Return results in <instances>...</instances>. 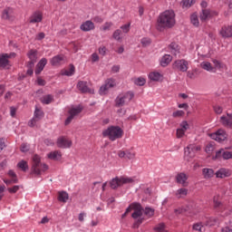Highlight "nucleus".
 I'll list each match as a JSON object with an SVG mask.
<instances>
[{"label": "nucleus", "mask_w": 232, "mask_h": 232, "mask_svg": "<svg viewBox=\"0 0 232 232\" xmlns=\"http://www.w3.org/2000/svg\"><path fill=\"white\" fill-rule=\"evenodd\" d=\"M188 177L184 172L178 173L176 176V182L180 184L183 188H188L189 182H188Z\"/></svg>", "instance_id": "dca6fc26"}, {"label": "nucleus", "mask_w": 232, "mask_h": 232, "mask_svg": "<svg viewBox=\"0 0 232 232\" xmlns=\"http://www.w3.org/2000/svg\"><path fill=\"white\" fill-rule=\"evenodd\" d=\"M175 195L177 198H183V197L188 196V188H181L176 191Z\"/></svg>", "instance_id": "2f4dec72"}, {"label": "nucleus", "mask_w": 232, "mask_h": 232, "mask_svg": "<svg viewBox=\"0 0 232 232\" xmlns=\"http://www.w3.org/2000/svg\"><path fill=\"white\" fill-rule=\"evenodd\" d=\"M43 117H44L43 111L35 109L34 118L28 122L30 128H34L39 122V121L43 119Z\"/></svg>", "instance_id": "f8f14e48"}, {"label": "nucleus", "mask_w": 232, "mask_h": 232, "mask_svg": "<svg viewBox=\"0 0 232 232\" xmlns=\"http://www.w3.org/2000/svg\"><path fill=\"white\" fill-rule=\"evenodd\" d=\"M210 138L213 140H217V142H224L227 139V133H226V130L219 129L216 132L211 133Z\"/></svg>", "instance_id": "9b49d317"}, {"label": "nucleus", "mask_w": 232, "mask_h": 232, "mask_svg": "<svg viewBox=\"0 0 232 232\" xmlns=\"http://www.w3.org/2000/svg\"><path fill=\"white\" fill-rule=\"evenodd\" d=\"M149 78L150 81H160V79H162V74H160V72H152L149 74Z\"/></svg>", "instance_id": "473e14b6"}, {"label": "nucleus", "mask_w": 232, "mask_h": 232, "mask_svg": "<svg viewBox=\"0 0 232 232\" xmlns=\"http://www.w3.org/2000/svg\"><path fill=\"white\" fill-rule=\"evenodd\" d=\"M121 29L122 30L123 34H128V32H130V24L121 26Z\"/></svg>", "instance_id": "680f3d73"}, {"label": "nucleus", "mask_w": 232, "mask_h": 232, "mask_svg": "<svg viewBox=\"0 0 232 232\" xmlns=\"http://www.w3.org/2000/svg\"><path fill=\"white\" fill-rule=\"evenodd\" d=\"M21 187H19V185H14L11 188H8L7 190L10 192V193H17L19 191Z\"/></svg>", "instance_id": "bf43d9fd"}, {"label": "nucleus", "mask_w": 232, "mask_h": 232, "mask_svg": "<svg viewBox=\"0 0 232 232\" xmlns=\"http://www.w3.org/2000/svg\"><path fill=\"white\" fill-rule=\"evenodd\" d=\"M217 179H226L227 177H231V170L229 169H219L216 173H215Z\"/></svg>", "instance_id": "412c9836"}, {"label": "nucleus", "mask_w": 232, "mask_h": 232, "mask_svg": "<svg viewBox=\"0 0 232 232\" xmlns=\"http://www.w3.org/2000/svg\"><path fill=\"white\" fill-rule=\"evenodd\" d=\"M15 57V53H1L0 54V68H10L12 64H10V61L8 59H13Z\"/></svg>", "instance_id": "1a4fd4ad"}, {"label": "nucleus", "mask_w": 232, "mask_h": 232, "mask_svg": "<svg viewBox=\"0 0 232 232\" xmlns=\"http://www.w3.org/2000/svg\"><path fill=\"white\" fill-rule=\"evenodd\" d=\"M44 144L46 145V146H53V144H54V142L52 140H50V139H46V140H44Z\"/></svg>", "instance_id": "69168bd1"}, {"label": "nucleus", "mask_w": 232, "mask_h": 232, "mask_svg": "<svg viewBox=\"0 0 232 232\" xmlns=\"http://www.w3.org/2000/svg\"><path fill=\"white\" fill-rule=\"evenodd\" d=\"M214 150H215V145H213V143H208L206 146V149H205L206 153H211Z\"/></svg>", "instance_id": "6e6d98bb"}, {"label": "nucleus", "mask_w": 232, "mask_h": 232, "mask_svg": "<svg viewBox=\"0 0 232 232\" xmlns=\"http://www.w3.org/2000/svg\"><path fill=\"white\" fill-rule=\"evenodd\" d=\"M130 182H133L131 178L121 177L113 179L110 184L111 189H117V188L123 186V184H130Z\"/></svg>", "instance_id": "6e6552de"}, {"label": "nucleus", "mask_w": 232, "mask_h": 232, "mask_svg": "<svg viewBox=\"0 0 232 232\" xmlns=\"http://www.w3.org/2000/svg\"><path fill=\"white\" fill-rule=\"evenodd\" d=\"M194 231L202 232V229H204V225L202 223H196L193 225Z\"/></svg>", "instance_id": "8fccbe9b"}, {"label": "nucleus", "mask_w": 232, "mask_h": 232, "mask_svg": "<svg viewBox=\"0 0 232 232\" xmlns=\"http://www.w3.org/2000/svg\"><path fill=\"white\" fill-rule=\"evenodd\" d=\"M43 22V12L34 11L29 17V23L31 24H39V23Z\"/></svg>", "instance_id": "ddd939ff"}, {"label": "nucleus", "mask_w": 232, "mask_h": 232, "mask_svg": "<svg viewBox=\"0 0 232 232\" xmlns=\"http://www.w3.org/2000/svg\"><path fill=\"white\" fill-rule=\"evenodd\" d=\"M184 115H186V112H184V111H176L172 113V117H174V119H179V117H184Z\"/></svg>", "instance_id": "de8ad7c7"}, {"label": "nucleus", "mask_w": 232, "mask_h": 232, "mask_svg": "<svg viewBox=\"0 0 232 232\" xmlns=\"http://www.w3.org/2000/svg\"><path fill=\"white\" fill-rule=\"evenodd\" d=\"M30 150V145L26 144V143H23L20 147V151H22V153H26V151Z\"/></svg>", "instance_id": "4d7b16f0"}, {"label": "nucleus", "mask_w": 232, "mask_h": 232, "mask_svg": "<svg viewBox=\"0 0 232 232\" xmlns=\"http://www.w3.org/2000/svg\"><path fill=\"white\" fill-rule=\"evenodd\" d=\"M100 55H106V47L102 46L99 48Z\"/></svg>", "instance_id": "338daca9"}, {"label": "nucleus", "mask_w": 232, "mask_h": 232, "mask_svg": "<svg viewBox=\"0 0 232 232\" xmlns=\"http://www.w3.org/2000/svg\"><path fill=\"white\" fill-rule=\"evenodd\" d=\"M176 23L175 12H173V10H167L159 15L156 28L160 32H163V30H166V28H173Z\"/></svg>", "instance_id": "f257e3e1"}, {"label": "nucleus", "mask_w": 232, "mask_h": 232, "mask_svg": "<svg viewBox=\"0 0 232 232\" xmlns=\"http://www.w3.org/2000/svg\"><path fill=\"white\" fill-rule=\"evenodd\" d=\"M221 232H232V228L229 227H225L221 229Z\"/></svg>", "instance_id": "774afa93"}, {"label": "nucleus", "mask_w": 232, "mask_h": 232, "mask_svg": "<svg viewBox=\"0 0 232 232\" xmlns=\"http://www.w3.org/2000/svg\"><path fill=\"white\" fill-rule=\"evenodd\" d=\"M134 94L131 92H125L117 96L115 100V104L117 108H122V106H126L131 102V99H133Z\"/></svg>", "instance_id": "423d86ee"}, {"label": "nucleus", "mask_w": 232, "mask_h": 232, "mask_svg": "<svg viewBox=\"0 0 232 232\" xmlns=\"http://www.w3.org/2000/svg\"><path fill=\"white\" fill-rule=\"evenodd\" d=\"M111 26H113V24L111 22H107L103 25L101 26V30L102 32H108V30H110V28H111Z\"/></svg>", "instance_id": "a18cd8bd"}, {"label": "nucleus", "mask_w": 232, "mask_h": 232, "mask_svg": "<svg viewBox=\"0 0 232 232\" xmlns=\"http://www.w3.org/2000/svg\"><path fill=\"white\" fill-rule=\"evenodd\" d=\"M197 69L192 70V71H188L187 76L188 79H196L197 78Z\"/></svg>", "instance_id": "864d4df0"}, {"label": "nucleus", "mask_w": 232, "mask_h": 232, "mask_svg": "<svg viewBox=\"0 0 232 232\" xmlns=\"http://www.w3.org/2000/svg\"><path fill=\"white\" fill-rule=\"evenodd\" d=\"M2 19L12 21L14 19V9L7 7L2 13Z\"/></svg>", "instance_id": "5701e85b"}, {"label": "nucleus", "mask_w": 232, "mask_h": 232, "mask_svg": "<svg viewBox=\"0 0 232 232\" xmlns=\"http://www.w3.org/2000/svg\"><path fill=\"white\" fill-rule=\"evenodd\" d=\"M221 157L224 159V160H229V159H232V151H227L224 149H221L216 152V155L213 159H221Z\"/></svg>", "instance_id": "f3484780"}, {"label": "nucleus", "mask_w": 232, "mask_h": 232, "mask_svg": "<svg viewBox=\"0 0 232 232\" xmlns=\"http://www.w3.org/2000/svg\"><path fill=\"white\" fill-rule=\"evenodd\" d=\"M44 171H48V165H46V163L41 162V157L37 154H34L33 156L32 173L34 175H43Z\"/></svg>", "instance_id": "39448f33"}, {"label": "nucleus", "mask_w": 232, "mask_h": 232, "mask_svg": "<svg viewBox=\"0 0 232 232\" xmlns=\"http://www.w3.org/2000/svg\"><path fill=\"white\" fill-rule=\"evenodd\" d=\"M81 111H82V107L81 106H78L76 108H72L69 111V117H67V119L65 120V126H68V124H70V122L73 121V118L76 117V115H79Z\"/></svg>", "instance_id": "4468645a"}, {"label": "nucleus", "mask_w": 232, "mask_h": 232, "mask_svg": "<svg viewBox=\"0 0 232 232\" xmlns=\"http://www.w3.org/2000/svg\"><path fill=\"white\" fill-rule=\"evenodd\" d=\"M17 167L20 168L22 171H26V169H28V163L24 160H22L17 164Z\"/></svg>", "instance_id": "79ce46f5"}, {"label": "nucleus", "mask_w": 232, "mask_h": 232, "mask_svg": "<svg viewBox=\"0 0 232 232\" xmlns=\"http://www.w3.org/2000/svg\"><path fill=\"white\" fill-rule=\"evenodd\" d=\"M173 57H171V55L169 54H165L161 60H160V65L163 67L168 66V64H169V63H171Z\"/></svg>", "instance_id": "7c9ffc66"}, {"label": "nucleus", "mask_w": 232, "mask_h": 232, "mask_svg": "<svg viewBox=\"0 0 232 232\" xmlns=\"http://www.w3.org/2000/svg\"><path fill=\"white\" fill-rule=\"evenodd\" d=\"M75 73V66L70 65L68 70H65L62 72V75H66L67 77H72Z\"/></svg>", "instance_id": "72a5a7b5"}, {"label": "nucleus", "mask_w": 232, "mask_h": 232, "mask_svg": "<svg viewBox=\"0 0 232 232\" xmlns=\"http://www.w3.org/2000/svg\"><path fill=\"white\" fill-rule=\"evenodd\" d=\"M134 84L137 86H144L146 84V79L143 77H139L134 81Z\"/></svg>", "instance_id": "a19ab883"}, {"label": "nucleus", "mask_w": 232, "mask_h": 232, "mask_svg": "<svg viewBox=\"0 0 232 232\" xmlns=\"http://www.w3.org/2000/svg\"><path fill=\"white\" fill-rule=\"evenodd\" d=\"M190 23L193 26H198V24H200V22H198V15H197V14L194 13L190 15Z\"/></svg>", "instance_id": "e433bc0d"}, {"label": "nucleus", "mask_w": 232, "mask_h": 232, "mask_svg": "<svg viewBox=\"0 0 232 232\" xmlns=\"http://www.w3.org/2000/svg\"><path fill=\"white\" fill-rule=\"evenodd\" d=\"M64 63L63 55H56L51 59V64L53 66H59V64H63Z\"/></svg>", "instance_id": "bb28decb"}, {"label": "nucleus", "mask_w": 232, "mask_h": 232, "mask_svg": "<svg viewBox=\"0 0 232 232\" xmlns=\"http://www.w3.org/2000/svg\"><path fill=\"white\" fill-rule=\"evenodd\" d=\"M41 102L43 104H51L53 102V96L47 94L42 98Z\"/></svg>", "instance_id": "c9c22d12"}, {"label": "nucleus", "mask_w": 232, "mask_h": 232, "mask_svg": "<svg viewBox=\"0 0 232 232\" xmlns=\"http://www.w3.org/2000/svg\"><path fill=\"white\" fill-rule=\"evenodd\" d=\"M58 200L60 202H66L68 200V193L60 192L59 195H58Z\"/></svg>", "instance_id": "58836bf2"}, {"label": "nucleus", "mask_w": 232, "mask_h": 232, "mask_svg": "<svg viewBox=\"0 0 232 232\" xmlns=\"http://www.w3.org/2000/svg\"><path fill=\"white\" fill-rule=\"evenodd\" d=\"M102 136L113 142L118 139H122L124 130L119 126H111L102 131Z\"/></svg>", "instance_id": "20e7f679"}, {"label": "nucleus", "mask_w": 232, "mask_h": 232, "mask_svg": "<svg viewBox=\"0 0 232 232\" xmlns=\"http://www.w3.org/2000/svg\"><path fill=\"white\" fill-rule=\"evenodd\" d=\"M122 31H121V29H117L116 31H114L112 37L113 39H115L116 41H121Z\"/></svg>", "instance_id": "49530a36"}, {"label": "nucleus", "mask_w": 232, "mask_h": 232, "mask_svg": "<svg viewBox=\"0 0 232 232\" xmlns=\"http://www.w3.org/2000/svg\"><path fill=\"white\" fill-rule=\"evenodd\" d=\"M195 5V0H182L181 6L182 8H191Z\"/></svg>", "instance_id": "f704fd0d"}, {"label": "nucleus", "mask_w": 232, "mask_h": 232, "mask_svg": "<svg viewBox=\"0 0 232 232\" xmlns=\"http://www.w3.org/2000/svg\"><path fill=\"white\" fill-rule=\"evenodd\" d=\"M136 155H137V153L133 150H126L125 159L131 160L135 159Z\"/></svg>", "instance_id": "ea45409f"}, {"label": "nucleus", "mask_w": 232, "mask_h": 232, "mask_svg": "<svg viewBox=\"0 0 232 232\" xmlns=\"http://www.w3.org/2000/svg\"><path fill=\"white\" fill-rule=\"evenodd\" d=\"M212 63L213 65L211 63L204 61L200 63V68H202V70H205L206 72H209L210 73H217V70H227V65L223 62L213 59Z\"/></svg>", "instance_id": "7ed1b4c3"}, {"label": "nucleus", "mask_w": 232, "mask_h": 232, "mask_svg": "<svg viewBox=\"0 0 232 232\" xmlns=\"http://www.w3.org/2000/svg\"><path fill=\"white\" fill-rule=\"evenodd\" d=\"M202 173H203L204 179H211L215 177V170H213L212 169L205 168L202 169Z\"/></svg>", "instance_id": "c85d7f7f"}, {"label": "nucleus", "mask_w": 232, "mask_h": 232, "mask_svg": "<svg viewBox=\"0 0 232 232\" xmlns=\"http://www.w3.org/2000/svg\"><path fill=\"white\" fill-rule=\"evenodd\" d=\"M176 135H177L178 139H182V137H184V135H186V130L179 128V129H177Z\"/></svg>", "instance_id": "5fc2aeb1"}, {"label": "nucleus", "mask_w": 232, "mask_h": 232, "mask_svg": "<svg viewBox=\"0 0 232 232\" xmlns=\"http://www.w3.org/2000/svg\"><path fill=\"white\" fill-rule=\"evenodd\" d=\"M77 88L82 93H92V90H90V88L88 87V82H79L77 84Z\"/></svg>", "instance_id": "b1692460"}, {"label": "nucleus", "mask_w": 232, "mask_h": 232, "mask_svg": "<svg viewBox=\"0 0 232 232\" xmlns=\"http://www.w3.org/2000/svg\"><path fill=\"white\" fill-rule=\"evenodd\" d=\"M141 44H142V46H150V44H151V39L142 38L141 39Z\"/></svg>", "instance_id": "052dcab7"}, {"label": "nucleus", "mask_w": 232, "mask_h": 232, "mask_svg": "<svg viewBox=\"0 0 232 232\" xmlns=\"http://www.w3.org/2000/svg\"><path fill=\"white\" fill-rule=\"evenodd\" d=\"M56 145L58 148L66 149L72 147V141L70 139L64 136H61L57 139Z\"/></svg>", "instance_id": "2eb2a0df"}, {"label": "nucleus", "mask_w": 232, "mask_h": 232, "mask_svg": "<svg viewBox=\"0 0 232 232\" xmlns=\"http://www.w3.org/2000/svg\"><path fill=\"white\" fill-rule=\"evenodd\" d=\"M80 29L82 32H91V30H95V24L90 20L85 21L81 24Z\"/></svg>", "instance_id": "4be33fe9"}, {"label": "nucleus", "mask_w": 232, "mask_h": 232, "mask_svg": "<svg viewBox=\"0 0 232 232\" xmlns=\"http://www.w3.org/2000/svg\"><path fill=\"white\" fill-rule=\"evenodd\" d=\"M189 63L186 60H177L173 63L172 68L177 72H188Z\"/></svg>", "instance_id": "9d476101"}, {"label": "nucleus", "mask_w": 232, "mask_h": 232, "mask_svg": "<svg viewBox=\"0 0 232 232\" xmlns=\"http://www.w3.org/2000/svg\"><path fill=\"white\" fill-rule=\"evenodd\" d=\"M213 110L215 111V113H217L218 115H220L222 113V111H224V109L222 108V106L216 104L213 106Z\"/></svg>", "instance_id": "09e8293b"}, {"label": "nucleus", "mask_w": 232, "mask_h": 232, "mask_svg": "<svg viewBox=\"0 0 232 232\" xmlns=\"http://www.w3.org/2000/svg\"><path fill=\"white\" fill-rule=\"evenodd\" d=\"M166 225L164 223H160L159 225L156 226L155 230L158 232H166Z\"/></svg>", "instance_id": "3c124183"}, {"label": "nucleus", "mask_w": 232, "mask_h": 232, "mask_svg": "<svg viewBox=\"0 0 232 232\" xmlns=\"http://www.w3.org/2000/svg\"><path fill=\"white\" fill-rule=\"evenodd\" d=\"M48 64V60L46 58H42L39 63L36 65L35 73L36 75H39L43 70H44V67Z\"/></svg>", "instance_id": "393cba45"}, {"label": "nucleus", "mask_w": 232, "mask_h": 232, "mask_svg": "<svg viewBox=\"0 0 232 232\" xmlns=\"http://www.w3.org/2000/svg\"><path fill=\"white\" fill-rule=\"evenodd\" d=\"M179 129L188 131L189 130V123L188 121H184L179 124Z\"/></svg>", "instance_id": "603ef678"}, {"label": "nucleus", "mask_w": 232, "mask_h": 232, "mask_svg": "<svg viewBox=\"0 0 232 232\" xmlns=\"http://www.w3.org/2000/svg\"><path fill=\"white\" fill-rule=\"evenodd\" d=\"M220 122L226 128H231V126H232V118H229L228 116H222L220 118Z\"/></svg>", "instance_id": "cd10ccee"}, {"label": "nucleus", "mask_w": 232, "mask_h": 232, "mask_svg": "<svg viewBox=\"0 0 232 232\" xmlns=\"http://www.w3.org/2000/svg\"><path fill=\"white\" fill-rule=\"evenodd\" d=\"M30 61L27 63V68H34L35 63H37V51L36 50H30L27 53Z\"/></svg>", "instance_id": "a211bd4d"}, {"label": "nucleus", "mask_w": 232, "mask_h": 232, "mask_svg": "<svg viewBox=\"0 0 232 232\" xmlns=\"http://www.w3.org/2000/svg\"><path fill=\"white\" fill-rule=\"evenodd\" d=\"M214 208H220V196H215L214 197Z\"/></svg>", "instance_id": "13d9d810"}, {"label": "nucleus", "mask_w": 232, "mask_h": 232, "mask_svg": "<svg viewBox=\"0 0 232 232\" xmlns=\"http://www.w3.org/2000/svg\"><path fill=\"white\" fill-rule=\"evenodd\" d=\"M84 217H86V213L81 212V213L79 214V216H78V220H79L80 222H84Z\"/></svg>", "instance_id": "0e129e2a"}, {"label": "nucleus", "mask_w": 232, "mask_h": 232, "mask_svg": "<svg viewBox=\"0 0 232 232\" xmlns=\"http://www.w3.org/2000/svg\"><path fill=\"white\" fill-rule=\"evenodd\" d=\"M63 154L59 150H53L47 154V158L50 159V160H61Z\"/></svg>", "instance_id": "a878e982"}, {"label": "nucleus", "mask_w": 232, "mask_h": 232, "mask_svg": "<svg viewBox=\"0 0 232 232\" xmlns=\"http://www.w3.org/2000/svg\"><path fill=\"white\" fill-rule=\"evenodd\" d=\"M144 215H146V217L150 218L153 217V215H155V210H153V208H146L144 210Z\"/></svg>", "instance_id": "37998d69"}, {"label": "nucleus", "mask_w": 232, "mask_h": 232, "mask_svg": "<svg viewBox=\"0 0 232 232\" xmlns=\"http://www.w3.org/2000/svg\"><path fill=\"white\" fill-rule=\"evenodd\" d=\"M120 70H121V65H113L111 67L112 73H119Z\"/></svg>", "instance_id": "e2e57ef3"}, {"label": "nucleus", "mask_w": 232, "mask_h": 232, "mask_svg": "<svg viewBox=\"0 0 232 232\" xmlns=\"http://www.w3.org/2000/svg\"><path fill=\"white\" fill-rule=\"evenodd\" d=\"M197 151H200V147L197 145L190 144L185 148L184 160L186 162H191V159L197 155Z\"/></svg>", "instance_id": "0eeeda50"}, {"label": "nucleus", "mask_w": 232, "mask_h": 232, "mask_svg": "<svg viewBox=\"0 0 232 232\" xmlns=\"http://www.w3.org/2000/svg\"><path fill=\"white\" fill-rule=\"evenodd\" d=\"M217 222H218V219L217 218H209L206 221V226H208L209 227H211L213 226H217Z\"/></svg>", "instance_id": "4c0bfd02"}, {"label": "nucleus", "mask_w": 232, "mask_h": 232, "mask_svg": "<svg viewBox=\"0 0 232 232\" xmlns=\"http://www.w3.org/2000/svg\"><path fill=\"white\" fill-rule=\"evenodd\" d=\"M131 209L134 210L132 213V218H134L135 222L133 224V227H139L142 222H144V218H142V207L139 203H133L131 204L125 211V213L122 215V218L131 211Z\"/></svg>", "instance_id": "f03ea898"}, {"label": "nucleus", "mask_w": 232, "mask_h": 232, "mask_svg": "<svg viewBox=\"0 0 232 232\" xmlns=\"http://www.w3.org/2000/svg\"><path fill=\"white\" fill-rule=\"evenodd\" d=\"M211 17V11L209 9H202V13L200 14V21L206 22L208 19Z\"/></svg>", "instance_id": "c756f323"}, {"label": "nucleus", "mask_w": 232, "mask_h": 232, "mask_svg": "<svg viewBox=\"0 0 232 232\" xmlns=\"http://www.w3.org/2000/svg\"><path fill=\"white\" fill-rule=\"evenodd\" d=\"M116 82L114 79H109L106 81L105 84L102 85L100 88V93L101 95H104L106 93V91H108L110 88H113L115 86Z\"/></svg>", "instance_id": "6ab92c4d"}, {"label": "nucleus", "mask_w": 232, "mask_h": 232, "mask_svg": "<svg viewBox=\"0 0 232 232\" xmlns=\"http://www.w3.org/2000/svg\"><path fill=\"white\" fill-rule=\"evenodd\" d=\"M219 35H221V37H224L225 39L232 37V25L223 26L219 31Z\"/></svg>", "instance_id": "aec40b11"}, {"label": "nucleus", "mask_w": 232, "mask_h": 232, "mask_svg": "<svg viewBox=\"0 0 232 232\" xmlns=\"http://www.w3.org/2000/svg\"><path fill=\"white\" fill-rule=\"evenodd\" d=\"M3 181L5 182V184H6V186H12V184H17L19 180L17 179V178H14L11 179H4Z\"/></svg>", "instance_id": "c03bdc74"}]
</instances>
